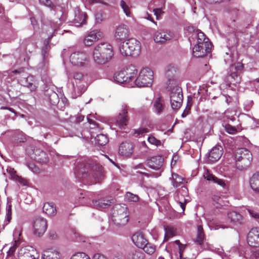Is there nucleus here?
Instances as JSON below:
<instances>
[{"instance_id":"58","label":"nucleus","mask_w":259,"mask_h":259,"mask_svg":"<svg viewBox=\"0 0 259 259\" xmlns=\"http://www.w3.org/2000/svg\"><path fill=\"white\" fill-rule=\"evenodd\" d=\"M6 215H12V205L8 203L6 207Z\"/></svg>"},{"instance_id":"24","label":"nucleus","mask_w":259,"mask_h":259,"mask_svg":"<svg viewBox=\"0 0 259 259\" xmlns=\"http://www.w3.org/2000/svg\"><path fill=\"white\" fill-rule=\"evenodd\" d=\"M19 82L21 85L28 88L31 91H34L36 88L34 78L31 75L21 78Z\"/></svg>"},{"instance_id":"30","label":"nucleus","mask_w":259,"mask_h":259,"mask_svg":"<svg viewBox=\"0 0 259 259\" xmlns=\"http://www.w3.org/2000/svg\"><path fill=\"white\" fill-rule=\"evenodd\" d=\"M250 186L252 190L259 193V172L254 173L250 179Z\"/></svg>"},{"instance_id":"5","label":"nucleus","mask_w":259,"mask_h":259,"mask_svg":"<svg viewBox=\"0 0 259 259\" xmlns=\"http://www.w3.org/2000/svg\"><path fill=\"white\" fill-rule=\"evenodd\" d=\"M111 220L118 227L125 225L128 221L127 207L120 205H115L112 210Z\"/></svg>"},{"instance_id":"27","label":"nucleus","mask_w":259,"mask_h":259,"mask_svg":"<svg viewBox=\"0 0 259 259\" xmlns=\"http://www.w3.org/2000/svg\"><path fill=\"white\" fill-rule=\"evenodd\" d=\"M36 161L41 163H45L48 161V157L45 152L40 149H36L33 151V155L32 156Z\"/></svg>"},{"instance_id":"7","label":"nucleus","mask_w":259,"mask_h":259,"mask_svg":"<svg viewBox=\"0 0 259 259\" xmlns=\"http://www.w3.org/2000/svg\"><path fill=\"white\" fill-rule=\"evenodd\" d=\"M137 74V70L135 66L130 65L114 75V80L119 84H126L133 81Z\"/></svg>"},{"instance_id":"46","label":"nucleus","mask_w":259,"mask_h":259,"mask_svg":"<svg viewBox=\"0 0 259 259\" xmlns=\"http://www.w3.org/2000/svg\"><path fill=\"white\" fill-rule=\"evenodd\" d=\"M17 242L15 241L14 245L11 246L9 250L7 251V259L13 258L17 249Z\"/></svg>"},{"instance_id":"20","label":"nucleus","mask_w":259,"mask_h":259,"mask_svg":"<svg viewBox=\"0 0 259 259\" xmlns=\"http://www.w3.org/2000/svg\"><path fill=\"white\" fill-rule=\"evenodd\" d=\"M73 23L75 26L79 27L85 24L87 16L78 7L75 8Z\"/></svg>"},{"instance_id":"17","label":"nucleus","mask_w":259,"mask_h":259,"mask_svg":"<svg viewBox=\"0 0 259 259\" xmlns=\"http://www.w3.org/2000/svg\"><path fill=\"white\" fill-rule=\"evenodd\" d=\"M102 34V32L99 30L91 31L84 37L83 42L86 46H91L101 38Z\"/></svg>"},{"instance_id":"28","label":"nucleus","mask_w":259,"mask_h":259,"mask_svg":"<svg viewBox=\"0 0 259 259\" xmlns=\"http://www.w3.org/2000/svg\"><path fill=\"white\" fill-rule=\"evenodd\" d=\"M126 259H145V254L138 249H132L127 252Z\"/></svg>"},{"instance_id":"31","label":"nucleus","mask_w":259,"mask_h":259,"mask_svg":"<svg viewBox=\"0 0 259 259\" xmlns=\"http://www.w3.org/2000/svg\"><path fill=\"white\" fill-rule=\"evenodd\" d=\"M112 200L100 199L99 200H93V206L97 209L105 208L111 205Z\"/></svg>"},{"instance_id":"3","label":"nucleus","mask_w":259,"mask_h":259,"mask_svg":"<svg viewBox=\"0 0 259 259\" xmlns=\"http://www.w3.org/2000/svg\"><path fill=\"white\" fill-rule=\"evenodd\" d=\"M193 35L197 39V44L193 48L192 53L195 57H203L210 52L212 44L205 34L200 31L194 32Z\"/></svg>"},{"instance_id":"13","label":"nucleus","mask_w":259,"mask_h":259,"mask_svg":"<svg viewBox=\"0 0 259 259\" xmlns=\"http://www.w3.org/2000/svg\"><path fill=\"white\" fill-rule=\"evenodd\" d=\"M19 259H38L39 255L36 249L30 246L20 248L17 253Z\"/></svg>"},{"instance_id":"19","label":"nucleus","mask_w":259,"mask_h":259,"mask_svg":"<svg viewBox=\"0 0 259 259\" xmlns=\"http://www.w3.org/2000/svg\"><path fill=\"white\" fill-rule=\"evenodd\" d=\"M223 154V148L221 146L213 147L210 151L207 157V161L213 163L219 160Z\"/></svg>"},{"instance_id":"53","label":"nucleus","mask_w":259,"mask_h":259,"mask_svg":"<svg viewBox=\"0 0 259 259\" xmlns=\"http://www.w3.org/2000/svg\"><path fill=\"white\" fill-rule=\"evenodd\" d=\"M213 182L215 183H217L219 185L221 186L223 188H225V187H226L225 182L222 179H219V178L215 177V178L214 179V181Z\"/></svg>"},{"instance_id":"11","label":"nucleus","mask_w":259,"mask_h":259,"mask_svg":"<svg viewBox=\"0 0 259 259\" xmlns=\"http://www.w3.org/2000/svg\"><path fill=\"white\" fill-rule=\"evenodd\" d=\"M170 104L174 110L179 109L183 102V94L181 88L178 85L174 86L170 93Z\"/></svg>"},{"instance_id":"29","label":"nucleus","mask_w":259,"mask_h":259,"mask_svg":"<svg viewBox=\"0 0 259 259\" xmlns=\"http://www.w3.org/2000/svg\"><path fill=\"white\" fill-rule=\"evenodd\" d=\"M178 67L173 64L167 65L165 70V76L169 81L172 80L178 72Z\"/></svg>"},{"instance_id":"59","label":"nucleus","mask_w":259,"mask_h":259,"mask_svg":"<svg viewBox=\"0 0 259 259\" xmlns=\"http://www.w3.org/2000/svg\"><path fill=\"white\" fill-rule=\"evenodd\" d=\"M93 259H107V258L103 254L96 253L93 255Z\"/></svg>"},{"instance_id":"38","label":"nucleus","mask_w":259,"mask_h":259,"mask_svg":"<svg viewBox=\"0 0 259 259\" xmlns=\"http://www.w3.org/2000/svg\"><path fill=\"white\" fill-rule=\"evenodd\" d=\"M226 131L229 134L234 135L242 130L240 125L234 126L229 124H226L225 126Z\"/></svg>"},{"instance_id":"54","label":"nucleus","mask_w":259,"mask_h":259,"mask_svg":"<svg viewBox=\"0 0 259 259\" xmlns=\"http://www.w3.org/2000/svg\"><path fill=\"white\" fill-rule=\"evenodd\" d=\"M13 180L18 182L20 184H22V185H27V183L26 181L24 179L18 176V175L16 177H15V178Z\"/></svg>"},{"instance_id":"22","label":"nucleus","mask_w":259,"mask_h":259,"mask_svg":"<svg viewBox=\"0 0 259 259\" xmlns=\"http://www.w3.org/2000/svg\"><path fill=\"white\" fill-rule=\"evenodd\" d=\"M129 34L128 27L125 25H120L115 30L114 36L117 40H122L126 39Z\"/></svg>"},{"instance_id":"8","label":"nucleus","mask_w":259,"mask_h":259,"mask_svg":"<svg viewBox=\"0 0 259 259\" xmlns=\"http://www.w3.org/2000/svg\"><path fill=\"white\" fill-rule=\"evenodd\" d=\"M73 77L74 81H72V84L74 92L73 98H76L80 96L84 92L88 82L85 77L80 72H75Z\"/></svg>"},{"instance_id":"50","label":"nucleus","mask_w":259,"mask_h":259,"mask_svg":"<svg viewBox=\"0 0 259 259\" xmlns=\"http://www.w3.org/2000/svg\"><path fill=\"white\" fill-rule=\"evenodd\" d=\"M7 172L10 175L11 179L14 180L17 176L16 171L11 167L8 166L6 169Z\"/></svg>"},{"instance_id":"49","label":"nucleus","mask_w":259,"mask_h":259,"mask_svg":"<svg viewBox=\"0 0 259 259\" xmlns=\"http://www.w3.org/2000/svg\"><path fill=\"white\" fill-rule=\"evenodd\" d=\"M234 111L232 110H227L225 112L224 116L227 119H229L231 121H234L235 120V117H234Z\"/></svg>"},{"instance_id":"48","label":"nucleus","mask_w":259,"mask_h":259,"mask_svg":"<svg viewBox=\"0 0 259 259\" xmlns=\"http://www.w3.org/2000/svg\"><path fill=\"white\" fill-rule=\"evenodd\" d=\"M148 141L151 144L155 145L157 147L160 146L161 144V141L157 139L152 135H150L148 137Z\"/></svg>"},{"instance_id":"51","label":"nucleus","mask_w":259,"mask_h":259,"mask_svg":"<svg viewBox=\"0 0 259 259\" xmlns=\"http://www.w3.org/2000/svg\"><path fill=\"white\" fill-rule=\"evenodd\" d=\"M28 168L31 170L33 173L37 174L39 172V170L35 165L33 163H29L27 164Z\"/></svg>"},{"instance_id":"21","label":"nucleus","mask_w":259,"mask_h":259,"mask_svg":"<svg viewBox=\"0 0 259 259\" xmlns=\"http://www.w3.org/2000/svg\"><path fill=\"white\" fill-rule=\"evenodd\" d=\"M120 155L125 157L131 156L134 152V145L130 142H123L120 144L118 150Z\"/></svg>"},{"instance_id":"33","label":"nucleus","mask_w":259,"mask_h":259,"mask_svg":"<svg viewBox=\"0 0 259 259\" xmlns=\"http://www.w3.org/2000/svg\"><path fill=\"white\" fill-rule=\"evenodd\" d=\"M170 180L171 181L172 186L175 188L180 186L184 181L183 177L174 172L171 173V178H170Z\"/></svg>"},{"instance_id":"40","label":"nucleus","mask_w":259,"mask_h":259,"mask_svg":"<svg viewBox=\"0 0 259 259\" xmlns=\"http://www.w3.org/2000/svg\"><path fill=\"white\" fill-rule=\"evenodd\" d=\"M204 238V234L202 227L199 225L197 227V237L195 241L199 244L201 245L203 243Z\"/></svg>"},{"instance_id":"45","label":"nucleus","mask_w":259,"mask_h":259,"mask_svg":"<svg viewBox=\"0 0 259 259\" xmlns=\"http://www.w3.org/2000/svg\"><path fill=\"white\" fill-rule=\"evenodd\" d=\"M60 26V23H58V22H56L55 23H53L52 24H51V27L50 28L49 31V36L48 38L51 39L55 32V31H56L57 29L59 28Z\"/></svg>"},{"instance_id":"2","label":"nucleus","mask_w":259,"mask_h":259,"mask_svg":"<svg viewBox=\"0 0 259 259\" xmlns=\"http://www.w3.org/2000/svg\"><path fill=\"white\" fill-rule=\"evenodd\" d=\"M113 54L112 47L109 44L103 42L95 46L93 58L96 64H105L111 59Z\"/></svg>"},{"instance_id":"26","label":"nucleus","mask_w":259,"mask_h":259,"mask_svg":"<svg viewBox=\"0 0 259 259\" xmlns=\"http://www.w3.org/2000/svg\"><path fill=\"white\" fill-rule=\"evenodd\" d=\"M132 239L133 243L139 248L145 246L148 241L144 235L141 232L135 233L133 235Z\"/></svg>"},{"instance_id":"60","label":"nucleus","mask_w":259,"mask_h":259,"mask_svg":"<svg viewBox=\"0 0 259 259\" xmlns=\"http://www.w3.org/2000/svg\"><path fill=\"white\" fill-rule=\"evenodd\" d=\"M39 2L45 6L51 7L52 6V2L50 0H39Z\"/></svg>"},{"instance_id":"18","label":"nucleus","mask_w":259,"mask_h":259,"mask_svg":"<svg viewBox=\"0 0 259 259\" xmlns=\"http://www.w3.org/2000/svg\"><path fill=\"white\" fill-rule=\"evenodd\" d=\"M247 243L253 247L259 246V228L252 229L248 234Z\"/></svg>"},{"instance_id":"37","label":"nucleus","mask_w":259,"mask_h":259,"mask_svg":"<svg viewBox=\"0 0 259 259\" xmlns=\"http://www.w3.org/2000/svg\"><path fill=\"white\" fill-rule=\"evenodd\" d=\"M48 99L52 105H56L59 102L58 95L56 92L51 91L50 93H48Z\"/></svg>"},{"instance_id":"23","label":"nucleus","mask_w":259,"mask_h":259,"mask_svg":"<svg viewBox=\"0 0 259 259\" xmlns=\"http://www.w3.org/2000/svg\"><path fill=\"white\" fill-rule=\"evenodd\" d=\"M228 219L234 226L242 224L243 218L242 215L236 211H230L228 213Z\"/></svg>"},{"instance_id":"44","label":"nucleus","mask_w":259,"mask_h":259,"mask_svg":"<svg viewBox=\"0 0 259 259\" xmlns=\"http://www.w3.org/2000/svg\"><path fill=\"white\" fill-rule=\"evenodd\" d=\"M125 198L128 201L136 202L138 201L139 198L138 195L134 194L131 192H126L125 195Z\"/></svg>"},{"instance_id":"52","label":"nucleus","mask_w":259,"mask_h":259,"mask_svg":"<svg viewBox=\"0 0 259 259\" xmlns=\"http://www.w3.org/2000/svg\"><path fill=\"white\" fill-rule=\"evenodd\" d=\"M204 177L208 181H213L214 179L215 178V177L212 174H210L208 170L204 173Z\"/></svg>"},{"instance_id":"14","label":"nucleus","mask_w":259,"mask_h":259,"mask_svg":"<svg viewBox=\"0 0 259 259\" xmlns=\"http://www.w3.org/2000/svg\"><path fill=\"white\" fill-rule=\"evenodd\" d=\"M173 33L167 29H160L155 32L153 38L157 44H164L173 37Z\"/></svg>"},{"instance_id":"47","label":"nucleus","mask_w":259,"mask_h":259,"mask_svg":"<svg viewBox=\"0 0 259 259\" xmlns=\"http://www.w3.org/2000/svg\"><path fill=\"white\" fill-rule=\"evenodd\" d=\"M71 259H91L90 256L84 252H77L72 256Z\"/></svg>"},{"instance_id":"35","label":"nucleus","mask_w":259,"mask_h":259,"mask_svg":"<svg viewBox=\"0 0 259 259\" xmlns=\"http://www.w3.org/2000/svg\"><path fill=\"white\" fill-rule=\"evenodd\" d=\"M243 257L245 259H258L259 258V250L246 249L244 252Z\"/></svg>"},{"instance_id":"10","label":"nucleus","mask_w":259,"mask_h":259,"mask_svg":"<svg viewBox=\"0 0 259 259\" xmlns=\"http://www.w3.org/2000/svg\"><path fill=\"white\" fill-rule=\"evenodd\" d=\"M70 61L73 65L83 67L88 65L89 57L83 51H74L70 55Z\"/></svg>"},{"instance_id":"64","label":"nucleus","mask_w":259,"mask_h":259,"mask_svg":"<svg viewBox=\"0 0 259 259\" xmlns=\"http://www.w3.org/2000/svg\"><path fill=\"white\" fill-rule=\"evenodd\" d=\"M113 259H124V257L122 254L118 253L114 255Z\"/></svg>"},{"instance_id":"55","label":"nucleus","mask_w":259,"mask_h":259,"mask_svg":"<svg viewBox=\"0 0 259 259\" xmlns=\"http://www.w3.org/2000/svg\"><path fill=\"white\" fill-rule=\"evenodd\" d=\"M250 216L255 219H259V213L250 209H247Z\"/></svg>"},{"instance_id":"36","label":"nucleus","mask_w":259,"mask_h":259,"mask_svg":"<svg viewBox=\"0 0 259 259\" xmlns=\"http://www.w3.org/2000/svg\"><path fill=\"white\" fill-rule=\"evenodd\" d=\"M165 235L164 241H167L169 238L173 237L176 233V229L172 226L164 227Z\"/></svg>"},{"instance_id":"12","label":"nucleus","mask_w":259,"mask_h":259,"mask_svg":"<svg viewBox=\"0 0 259 259\" xmlns=\"http://www.w3.org/2000/svg\"><path fill=\"white\" fill-rule=\"evenodd\" d=\"M47 228V220L40 217L35 218L32 221L33 234L38 237L42 236Z\"/></svg>"},{"instance_id":"57","label":"nucleus","mask_w":259,"mask_h":259,"mask_svg":"<svg viewBox=\"0 0 259 259\" xmlns=\"http://www.w3.org/2000/svg\"><path fill=\"white\" fill-rule=\"evenodd\" d=\"M49 238L52 240H56L58 238V235L54 231H51L49 233Z\"/></svg>"},{"instance_id":"41","label":"nucleus","mask_w":259,"mask_h":259,"mask_svg":"<svg viewBox=\"0 0 259 259\" xmlns=\"http://www.w3.org/2000/svg\"><path fill=\"white\" fill-rule=\"evenodd\" d=\"M120 6L123 10L124 14L126 15L127 17H131V6L126 3L124 1L121 0L120 1Z\"/></svg>"},{"instance_id":"32","label":"nucleus","mask_w":259,"mask_h":259,"mask_svg":"<svg viewBox=\"0 0 259 259\" xmlns=\"http://www.w3.org/2000/svg\"><path fill=\"white\" fill-rule=\"evenodd\" d=\"M164 109L163 101L160 98H157L153 103L154 112L159 115L162 113Z\"/></svg>"},{"instance_id":"56","label":"nucleus","mask_w":259,"mask_h":259,"mask_svg":"<svg viewBox=\"0 0 259 259\" xmlns=\"http://www.w3.org/2000/svg\"><path fill=\"white\" fill-rule=\"evenodd\" d=\"M148 132V130L147 128H140L135 131V133L140 135L144 133H147Z\"/></svg>"},{"instance_id":"6","label":"nucleus","mask_w":259,"mask_h":259,"mask_svg":"<svg viewBox=\"0 0 259 259\" xmlns=\"http://www.w3.org/2000/svg\"><path fill=\"white\" fill-rule=\"evenodd\" d=\"M119 51L123 56H138L141 52V44L135 38L128 39L127 42H123L119 47Z\"/></svg>"},{"instance_id":"4","label":"nucleus","mask_w":259,"mask_h":259,"mask_svg":"<svg viewBox=\"0 0 259 259\" xmlns=\"http://www.w3.org/2000/svg\"><path fill=\"white\" fill-rule=\"evenodd\" d=\"M234 158L237 168L241 170L247 168L252 159L251 152L246 148L237 149L234 153Z\"/></svg>"},{"instance_id":"39","label":"nucleus","mask_w":259,"mask_h":259,"mask_svg":"<svg viewBox=\"0 0 259 259\" xmlns=\"http://www.w3.org/2000/svg\"><path fill=\"white\" fill-rule=\"evenodd\" d=\"M95 141L97 144L100 146L105 145L108 142L107 136L103 134L98 135L95 138Z\"/></svg>"},{"instance_id":"16","label":"nucleus","mask_w":259,"mask_h":259,"mask_svg":"<svg viewBox=\"0 0 259 259\" xmlns=\"http://www.w3.org/2000/svg\"><path fill=\"white\" fill-rule=\"evenodd\" d=\"M127 106L124 104L122 105L121 112L114 119L115 124L119 128H123L128 122Z\"/></svg>"},{"instance_id":"25","label":"nucleus","mask_w":259,"mask_h":259,"mask_svg":"<svg viewBox=\"0 0 259 259\" xmlns=\"http://www.w3.org/2000/svg\"><path fill=\"white\" fill-rule=\"evenodd\" d=\"M60 254L55 248H48L44 251L41 259H60Z\"/></svg>"},{"instance_id":"43","label":"nucleus","mask_w":259,"mask_h":259,"mask_svg":"<svg viewBox=\"0 0 259 259\" xmlns=\"http://www.w3.org/2000/svg\"><path fill=\"white\" fill-rule=\"evenodd\" d=\"M144 251L149 254H151L153 253L155 251V246L153 244L151 243H149L147 242L146 245L142 247Z\"/></svg>"},{"instance_id":"15","label":"nucleus","mask_w":259,"mask_h":259,"mask_svg":"<svg viewBox=\"0 0 259 259\" xmlns=\"http://www.w3.org/2000/svg\"><path fill=\"white\" fill-rule=\"evenodd\" d=\"M164 159L161 156H156L149 159L147 162V166L154 170H159L158 176L160 175L161 172L163 171V164Z\"/></svg>"},{"instance_id":"61","label":"nucleus","mask_w":259,"mask_h":259,"mask_svg":"<svg viewBox=\"0 0 259 259\" xmlns=\"http://www.w3.org/2000/svg\"><path fill=\"white\" fill-rule=\"evenodd\" d=\"M153 12L157 19H158V16H160L162 13V11L160 9H154Z\"/></svg>"},{"instance_id":"9","label":"nucleus","mask_w":259,"mask_h":259,"mask_svg":"<svg viewBox=\"0 0 259 259\" xmlns=\"http://www.w3.org/2000/svg\"><path fill=\"white\" fill-rule=\"evenodd\" d=\"M153 72L148 68L143 69L140 72L135 82L139 87H151L153 82Z\"/></svg>"},{"instance_id":"62","label":"nucleus","mask_w":259,"mask_h":259,"mask_svg":"<svg viewBox=\"0 0 259 259\" xmlns=\"http://www.w3.org/2000/svg\"><path fill=\"white\" fill-rule=\"evenodd\" d=\"M84 119V116L81 115H78L76 117V122L79 123L83 121Z\"/></svg>"},{"instance_id":"34","label":"nucleus","mask_w":259,"mask_h":259,"mask_svg":"<svg viewBox=\"0 0 259 259\" xmlns=\"http://www.w3.org/2000/svg\"><path fill=\"white\" fill-rule=\"evenodd\" d=\"M42 209L43 211L48 215H53L56 212V208L52 203H45Z\"/></svg>"},{"instance_id":"42","label":"nucleus","mask_w":259,"mask_h":259,"mask_svg":"<svg viewBox=\"0 0 259 259\" xmlns=\"http://www.w3.org/2000/svg\"><path fill=\"white\" fill-rule=\"evenodd\" d=\"M230 83L236 85L237 84L240 83L241 81V77L240 75L238 74L236 72H232L230 76Z\"/></svg>"},{"instance_id":"63","label":"nucleus","mask_w":259,"mask_h":259,"mask_svg":"<svg viewBox=\"0 0 259 259\" xmlns=\"http://www.w3.org/2000/svg\"><path fill=\"white\" fill-rule=\"evenodd\" d=\"M243 68V65L241 63H238L235 65V69L237 70H241Z\"/></svg>"},{"instance_id":"1","label":"nucleus","mask_w":259,"mask_h":259,"mask_svg":"<svg viewBox=\"0 0 259 259\" xmlns=\"http://www.w3.org/2000/svg\"><path fill=\"white\" fill-rule=\"evenodd\" d=\"M74 174L79 180L85 179L91 174L95 183L100 182L103 178L102 167L92 160H89L87 165L83 164L77 165L75 168Z\"/></svg>"}]
</instances>
